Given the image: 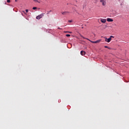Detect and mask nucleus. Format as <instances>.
<instances>
[{
  "label": "nucleus",
  "instance_id": "f257e3e1",
  "mask_svg": "<svg viewBox=\"0 0 129 129\" xmlns=\"http://www.w3.org/2000/svg\"><path fill=\"white\" fill-rule=\"evenodd\" d=\"M81 38H83V39H86V40H88V41H89L90 42H91V43H93L94 44H96L97 43H99V42L101 41V39H99L98 40H96L95 41H91V40H90L88 38H86L85 37H84L83 36L81 35Z\"/></svg>",
  "mask_w": 129,
  "mask_h": 129
},
{
  "label": "nucleus",
  "instance_id": "f03ea898",
  "mask_svg": "<svg viewBox=\"0 0 129 129\" xmlns=\"http://www.w3.org/2000/svg\"><path fill=\"white\" fill-rule=\"evenodd\" d=\"M105 38V42H107V43H109L110 41H111V38H114V37L112 35H111L109 38H107L106 37Z\"/></svg>",
  "mask_w": 129,
  "mask_h": 129
},
{
  "label": "nucleus",
  "instance_id": "7ed1b4c3",
  "mask_svg": "<svg viewBox=\"0 0 129 129\" xmlns=\"http://www.w3.org/2000/svg\"><path fill=\"white\" fill-rule=\"evenodd\" d=\"M45 15V13L41 14L40 15H38L36 19V20H40V19H42L43 18V16Z\"/></svg>",
  "mask_w": 129,
  "mask_h": 129
},
{
  "label": "nucleus",
  "instance_id": "20e7f679",
  "mask_svg": "<svg viewBox=\"0 0 129 129\" xmlns=\"http://www.w3.org/2000/svg\"><path fill=\"white\" fill-rule=\"evenodd\" d=\"M100 3H101L103 7H105L106 6V0H100Z\"/></svg>",
  "mask_w": 129,
  "mask_h": 129
},
{
  "label": "nucleus",
  "instance_id": "39448f33",
  "mask_svg": "<svg viewBox=\"0 0 129 129\" xmlns=\"http://www.w3.org/2000/svg\"><path fill=\"white\" fill-rule=\"evenodd\" d=\"M100 21L101 23H103V24L106 23V19H101Z\"/></svg>",
  "mask_w": 129,
  "mask_h": 129
},
{
  "label": "nucleus",
  "instance_id": "423d86ee",
  "mask_svg": "<svg viewBox=\"0 0 129 129\" xmlns=\"http://www.w3.org/2000/svg\"><path fill=\"white\" fill-rule=\"evenodd\" d=\"M85 51L82 50L81 51V55H82V56H84V55L85 54Z\"/></svg>",
  "mask_w": 129,
  "mask_h": 129
},
{
  "label": "nucleus",
  "instance_id": "0eeeda50",
  "mask_svg": "<svg viewBox=\"0 0 129 129\" xmlns=\"http://www.w3.org/2000/svg\"><path fill=\"white\" fill-rule=\"evenodd\" d=\"M107 22H113V19L111 18H107Z\"/></svg>",
  "mask_w": 129,
  "mask_h": 129
},
{
  "label": "nucleus",
  "instance_id": "6e6552de",
  "mask_svg": "<svg viewBox=\"0 0 129 129\" xmlns=\"http://www.w3.org/2000/svg\"><path fill=\"white\" fill-rule=\"evenodd\" d=\"M35 3H38V4H41V1H38V0H33Z\"/></svg>",
  "mask_w": 129,
  "mask_h": 129
},
{
  "label": "nucleus",
  "instance_id": "1a4fd4ad",
  "mask_svg": "<svg viewBox=\"0 0 129 129\" xmlns=\"http://www.w3.org/2000/svg\"><path fill=\"white\" fill-rule=\"evenodd\" d=\"M68 12H62V15H67V14H68Z\"/></svg>",
  "mask_w": 129,
  "mask_h": 129
},
{
  "label": "nucleus",
  "instance_id": "9d476101",
  "mask_svg": "<svg viewBox=\"0 0 129 129\" xmlns=\"http://www.w3.org/2000/svg\"><path fill=\"white\" fill-rule=\"evenodd\" d=\"M104 48H107V49H109V50H110V48L108 46H104Z\"/></svg>",
  "mask_w": 129,
  "mask_h": 129
},
{
  "label": "nucleus",
  "instance_id": "9b49d317",
  "mask_svg": "<svg viewBox=\"0 0 129 129\" xmlns=\"http://www.w3.org/2000/svg\"><path fill=\"white\" fill-rule=\"evenodd\" d=\"M32 10H37V7H33Z\"/></svg>",
  "mask_w": 129,
  "mask_h": 129
},
{
  "label": "nucleus",
  "instance_id": "f8f14e48",
  "mask_svg": "<svg viewBox=\"0 0 129 129\" xmlns=\"http://www.w3.org/2000/svg\"><path fill=\"white\" fill-rule=\"evenodd\" d=\"M66 37H70V34H66Z\"/></svg>",
  "mask_w": 129,
  "mask_h": 129
},
{
  "label": "nucleus",
  "instance_id": "ddd939ff",
  "mask_svg": "<svg viewBox=\"0 0 129 129\" xmlns=\"http://www.w3.org/2000/svg\"><path fill=\"white\" fill-rule=\"evenodd\" d=\"M25 11H26V13H28L29 12V10H28V9H26Z\"/></svg>",
  "mask_w": 129,
  "mask_h": 129
},
{
  "label": "nucleus",
  "instance_id": "4468645a",
  "mask_svg": "<svg viewBox=\"0 0 129 129\" xmlns=\"http://www.w3.org/2000/svg\"><path fill=\"white\" fill-rule=\"evenodd\" d=\"M7 3H11V0H7Z\"/></svg>",
  "mask_w": 129,
  "mask_h": 129
},
{
  "label": "nucleus",
  "instance_id": "2eb2a0df",
  "mask_svg": "<svg viewBox=\"0 0 129 129\" xmlns=\"http://www.w3.org/2000/svg\"><path fill=\"white\" fill-rule=\"evenodd\" d=\"M66 33H70V34H71L72 32H69V31H66Z\"/></svg>",
  "mask_w": 129,
  "mask_h": 129
},
{
  "label": "nucleus",
  "instance_id": "dca6fc26",
  "mask_svg": "<svg viewBox=\"0 0 129 129\" xmlns=\"http://www.w3.org/2000/svg\"><path fill=\"white\" fill-rule=\"evenodd\" d=\"M69 23H72V20H69Z\"/></svg>",
  "mask_w": 129,
  "mask_h": 129
},
{
  "label": "nucleus",
  "instance_id": "f3484780",
  "mask_svg": "<svg viewBox=\"0 0 129 129\" xmlns=\"http://www.w3.org/2000/svg\"><path fill=\"white\" fill-rule=\"evenodd\" d=\"M23 13H24L25 14H26V13L25 12V11H22Z\"/></svg>",
  "mask_w": 129,
  "mask_h": 129
},
{
  "label": "nucleus",
  "instance_id": "a211bd4d",
  "mask_svg": "<svg viewBox=\"0 0 129 129\" xmlns=\"http://www.w3.org/2000/svg\"><path fill=\"white\" fill-rule=\"evenodd\" d=\"M58 29H61V28H58Z\"/></svg>",
  "mask_w": 129,
  "mask_h": 129
},
{
  "label": "nucleus",
  "instance_id": "6ab92c4d",
  "mask_svg": "<svg viewBox=\"0 0 129 129\" xmlns=\"http://www.w3.org/2000/svg\"><path fill=\"white\" fill-rule=\"evenodd\" d=\"M15 2H18V1H17V0H15Z\"/></svg>",
  "mask_w": 129,
  "mask_h": 129
}]
</instances>
